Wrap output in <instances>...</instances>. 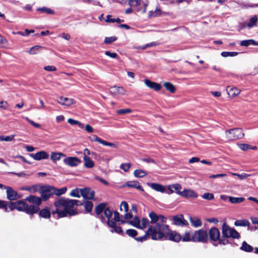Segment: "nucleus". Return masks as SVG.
<instances>
[{
    "mask_svg": "<svg viewBox=\"0 0 258 258\" xmlns=\"http://www.w3.org/2000/svg\"><path fill=\"white\" fill-rule=\"evenodd\" d=\"M56 210L52 212V214H57L58 218L76 215L78 214L77 210L73 209L75 206L83 205L81 202L77 200H72L61 198L54 203Z\"/></svg>",
    "mask_w": 258,
    "mask_h": 258,
    "instance_id": "nucleus-1",
    "label": "nucleus"
},
{
    "mask_svg": "<svg viewBox=\"0 0 258 258\" xmlns=\"http://www.w3.org/2000/svg\"><path fill=\"white\" fill-rule=\"evenodd\" d=\"M158 237L154 236V240H160L162 239H168L176 242H178L181 240V236L175 231H172L169 229L167 225H162L158 228Z\"/></svg>",
    "mask_w": 258,
    "mask_h": 258,
    "instance_id": "nucleus-2",
    "label": "nucleus"
},
{
    "mask_svg": "<svg viewBox=\"0 0 258 258\" xmlns=\"http://www.w3.org/2000/svg\"><path fill=\"white\" fill-rule=\"evenodd\" d=\"M149 217L151 219V223L152 224L150 227H152L156 234H158V228L159 226L165 225L167 222V218L163 215H157L155 212H152L149 213Z\"/></svg>",
    "mask_w": 258,
    "mask_h": 258,
    "instance_id": "nucleus-3",
    "label": "nucleus"
},
{
    "mask_svg": "<svg viewBox=\"0 0 258 258\" xmlns=\"http://www.w3.org/2000/svg\"><path fill=\"white\" fill-rule=\"evenodd\" d=\"M17 210L19 211L25 212L29 215H33L37 213L39 211V208L32 205H28L24 201L20 200L17 201Z\"/></svg>",
    "mask_w": 258,
    "mask_h": 258,
    "instance_id": "nucleus-4",
    "label": "nucleus"
},
{
    "mask_svg": "<svg viewBox=\"0 0 258 258\" xmlns=\"http://www.w3.org/2000/svg\"><path fill=\"white\" fill-rule=\"evenodd\" d=\"M223 236L226 238H233L238 239L240 235L234 228H230L226 223H224L222 229Z\"/></svg>",
    "mask_w": 258,
    "mask_h": 258,
    "instance_id": "nucleus-5",
    "label": "nucleus"
},
{
    "mask_svg": "<svg viewBox=\"0 0 258 258\" xmlns=\"http://www.w3.org/2000/svg\"><path fill=\"white\" fill-rule=\"evenodd\" d=\"M244 135L242 130L240 128H233L225 132L226 138L228 140L241 139Z\"/></svg>",
    "mask_w": 258,
    "mask_h": 258,
    "instance_id": "nucleus-6",
    "label": "nucleus"
},
{
    "mask_svg": "<svg viewBox=\"0 0 258 258\" xmlns=\"http://www.w3.org/2000/svg\"><path fill=\"white\" fill-rule=\"evenodd\" d=\"M194 242L207 243L208 241V234L206 230L199 229L194 232Z\"/></svg>",
    "mask_w": 258,
    "mask_h": 258,
    "instance_id": "nucleus-7",
    "label": "nucleus"
},
{
    "mask_svg": "<svg viewBox=\"0 0 258 258\" xmlns=\"http://www.w3.org/2000/svg\"><path fill=\"white\" fill-rule=\"evenodd\" d=\"M154 235L156 237H158V234L155 233V230L152 227H149L144 235L135 238V239L139 242H143L148 240L150 236L152 239L154 240L153 238Z\"/></svg>",
    "mask_w": 258,
    "mask_h": 258,
    "instance_id": "nucleus-8",
    "label": "nucleus"
},
{
    "mask_svg": "<svg viewBox=\"0 0 258 258\" xmlns=\"http://www.w3.org/2000/svg\"><path fill=\"white\" fill-rule=\"evenodd\" d=\"M53 186L48 185L43 187L41 191V197L43 200L46 201L51 196L54 195Z\"/></svg>",
    "mask_w": 258,
    "mask_h": 258,
    "instance_id": "nucleus-9",
    "label": "nucleus"
},
{
    "mask_svg": "<svg viewBox=\"0 0 258 258\" xmlns=\"http://www.w3.org/2000/svg\"><path fill=\"white\" fill-rule=\"evenodd\" d=\"M173 223L179 226H186L188 225V222L184 219L182 214L174 216L172 217Z\"/></svg>",
    "mask_w": 258,
    "mask_h": 258,
    "instance_id": "nucleus-10",
    "label": "nucleus"
},
{
    "mask_svg": "<svg viewBox=\"0 0 258 258\" xmlns=\"http://www.w3.org/2000/svg\"><path fill=\"white\" fill-rule=\"evenodd\" d=\"M63 162L70 167H76L81 163V160L76 157H66Z\"/></svg>",
    "mask_w": 258,
    "mask_h": 258,
    "instance_id": "nucleus-11",
    "label": "nucleus"
},
{
    "mask_svg": "<svg viewBox=\"0 0 258 258\" xmlns=\"http://www.w3.org/2000/svg\"><path fill=\"white\" fill-rule=\"evenodd\" d=\"M6 189L7 197L10 201L16 200L20 198L17 192L14 190L10 186H5Z\"/></svg>",
    "mask_w": 258,
    "mask_h": 258,
    "instance_id": "nucleus-12",
    "label": "nucleus"
},
{
    "mask_svg": "<svg viewBox=\"0 0 258 258\" xmlns=\"http://www.w3.org/2000/svg\"><path fill=\"white\" fill-rule=\"evenodd\" d=\"M209 235L210 239L214 242L220 240V233L218 228L216 227L211 228L208 233Z\"/></svg>",
    "mask_w": 258,
    "mask_h": 258,
    "instance_id": "nucleus-13",
    "label": "nucleus"
},
{
    "mask_svg": "<svg viewBox=\"0 0 258 258\" xmlns=\"http://www.w3.org/2000/svg\"><path fill=\"white\" fill-rule=\"evenodd\" d=\"M80 194L85 199L92 200L95 196V192L90 188L80 189Z\"/></svg>",
    "mask_w": 258,
    "mask_h": 258,
    "instance_id": "nucleus-14",
    "label": "nucleus"
},
{
    "mask_svg": "<svg viewBox=\"0 0 258 258\" xmlns=\"http://www.w3.org/2000/svg\"><path fill=\"white\" fill-rule=\"evenodd\" d=\"M30 156L35 160L47 159L49 158L48 153L44 151H41L34 154H31Z\"/></svg>",
    "mask_w": 258,
    "mask_h": 258,
    "instance_id": "nucleus-15",
    "label": "nucleus"
},
{
    "mask_svg": "<svg viewBox=\"0 0 258 258\" xmlns=\"http://www.w3.org/2000/svg\"><path fill=\"white\" fill-rule=\"evenodd\" d=\"M180 194V196L187 199H196L198 197L197 193L191 189H184Z\"/></svg>",
    "mask_w": 258,
    "mask_h": 258,
    "instance_id": "nucleus-16",
    "label": "nucleus"
},
{
    "mask_svg": "<svg viewBox=\"0 0 258 258\" xmlns=\"http://www.w3.org/2000/svg\"><path fill=\"white\" fill-rule=\"evenodd\" d=\"M57 102L61 105L70 106L75 104L76 101L74 99L67 97H60L57 100Z\"/></svg>",
    "mask_w": 258,
    "mask_h": 258,
    "instance_id": "nucleus-17",
    "label": "nucleus"
},
{
    "mask_svg": "<svg viewBox=\"0 0 258 258\" xmlns=\"http://www.w3.org/2000/svg\"><path fill=\"white\" fill-rule=\"evenodd\" d=\"M107 224L108 226L111 228L110 231L112 233L115 232L118 234L122 233L121 228L120 226H117L116 223L115 221L109 220L107 221Z\"/></svg>",
    "mask_w": 258,
    "mask_h": 258,
    "instance_id": "nucleus-18",
    "label": "nucleus"
},
{
    "mask_svg": "<svg viewBox=\"0 0 258 258\" xmlns=\"http://www.w3.org/2000/svg\"><path fill=\"white\" fill-rule=\"evenodd\" d=\"M25 200L32 203L34 206H37L38 208H39V206L42 202V200L40 198L35 197L34 196H30L27 197Z\"/></svg>",
    "mask_w": 258,
    "mask_h": 258,
    "instance_id": "nucleus-19",
    "label": "nucleus"
},
{
    "mask_svg": "<svg viewBox=\"0 0 258 258\" xmlns=\"http://www.w3.org/2000/svg\"><path fill=\"white\" fill-rule=\"evenodd\" d=\"M144 82L145 85L148 87H149L150 89H153L156 91H159L162 88V86L160 84L156 82H152L148 79L145 80Z\"/></svg>",
    "mask_w": 258,
    "mask_h": 258,
    "instance_id": "nucleus-20",
    "label": "nucleus"
},
{
    "mask_svg": "<svg viewBox=\"0 0 258 258\" xmlns=\"http://www.w3.org/2000/svg\"><path fill=\"white\" fill-rule=\"evenodd\" d=\"M123 187L127 186L128 187L136 188L142 191H144V190L142 186L141 185L140 182L138 181H128L126 182L123 185Z\"/></svg>",
    "mask_w": 258,
    "mask_h": 258,
    "instance_id": "nucleus-21",
    "label": "nucleus"
},
{
    "mask_svg": "<svg viewBox=\"0 0 258 258\" xmlns=\"http://www.w3.org/2000/svg\"><path fill=\"white\" fill-rule=\"evenodd\" d=\"M126 91L122 87L114 86L110 88V92L113 95H124Z\"/></svg>",
    "mask_w": 258,
    "mask_h": 258,
    "instance_id": "nucleus-22",
    "label": "nucleus"
},
{
    "mask_svg": "<svg viewBox=\"0 0 258 258\" xmlns=\"http://www.w3.org/2000/svg\"><path fill=\"white\" fill-rule=\"evenodd\" d=\"M226 91L229 96L231 98L237 96L240 92V90L238 88L236 87H231L230 86L227 87Z\"/></svg>",
    "mask_w": 258,
    "mask_h": 258,
    "instance_id": "nucleus-23",
    "label": "nucleus"
},
{
    "mask_svg": "<svg viewBox=\"0 0 258 258\" xmlns=\"http://www.w3.org/2000/svg\"><path fill=\"white\" fill-rule=\"evenodd\" d=\"M147 184L153 189L157 191L161 192H164L165 191V188L162 184L156 183H148Z\"/></svg>",
    "mask_w": 258,
    "mask_h": 258,
    "instance_id": "nucleus-24",
    "label": "nucleus"
},
{
    "mask_svg": "<svg viewBox=\"0 0 258 258\" xmlns=\"http://www.w3.org/2000/svg\"><path fill=\"white\" fill-rule=\"evenodd\" d=\"M194 232L189 231L185 232L182 236H181V240L184 242L193 241L194 242Z\"/></svg>",
    "mask_w": 258,
    "mask_h": 258,
    "instance_id": "nucleus-25",
    "label": "nucleus"
},
{
    "mask_svg": "<svg viewBox=\"0 0 258 258\" xmlns=\"http://www.w3.org/2000/svg\"><path fill=\"white\" fill-rule=\"evenodd\" d=\"M66 157V155L61 152H52L50 155V159L53 163L60 159L61 157Z\"/></svg>",
    "mask_w": 258,
    "mask_h": 258,
    "instance_id": "nucleus-26",
    "label": "nucleus"
},
{
    "mask_svg": "<svg viewBox=\"0 0 258 258\" xmlns=\"http://www.w3.org/2000/svg\"><path fill=\"white\" fill-rule=\"evenodd\" d=\"M189 221L192 226L194 227H199L202 225V222L201 219L197 217H190Z\"/></svg>",
    "mask_w": 258,
    "mask_h": 258,
    "instance_id": "nucleus-27",
    "label": "nucleus"
},
{
    "mask_svg": "<svg viewBox=\"0 0 258 258\" xmlns=\"http://www.w3.org/2000/svg\"><path fill=\"white\" fill-rule=\"evenodd\" d=\"M39 215L42 218L45 219L49 218L50 217L51 213L48 207H45L39 211Z\"/></svg>",
    "mask_w": 258,
    "mask_h": 258,
    "instance_id": "nucleus-28",
    "label": "nucleus"
},
{
    "mask_svg": "<svg viewBox=\"0 0 258 258\" xmlns=\"http://www.w3.org/2000/svg\"><path fill=\"white\" fill-rule=\"evenodd\" d=\"M83 159L84 161V166L85 167L91 168L94 166V161L91 159V158L87 156H84Z\"/></svg>",
    "mask_w": 258,
    "mask_h": 258,
    "instance_id": "nucleus-29",
    "label": "nucleus"
},
{
    "mask_svg": "<svg viewBox=\"0 0 258 258\" xmlns=\"http://www.w3.org/2000/svg\"><path fill=\"white\" fill-rule=\"evenodd\" d=\"M240 45L241 46L246 47H247L250 45L257 46L258 42H256L253 39L244 40L240 42Z\"/></svg>",
    "mask_w": 258,
    "mask_h": 258,
    "instance_id": "nucleus-30",
    "label": "nucleus"
},
{
    "mask_svg": "<svg viewBox=\"0 0 258 258\" xmlns=\"http://www.w3.org/2000/svg\"><path fill=\"white\" fill-rule=\"evenodd\" d=\"M240 249L246 252H251L253 250L252 246L247 244L245 241H243L242 243V245L240 247Z\"/></svg>",
    "mask_w": 258,
    "mask_h": 258,
    "instance_id": "nucleus-31",
    "label": "nucleus"
},
{
    "mask_svg": "<svg viewBox=\"0 0 258 258\" xmlns=\"http://www.w3.org/2000/svg\"><path fill=\"white\" fill-rule=\"evenodd\" d=\"M106 207V204L105 203H101L97 205L95 208L96 214L99 215L103 211H104Z\"/></svg>",
    "mask_w": 258,
    "mask_h": 258,
    "instance_id": "nucleus-32",
    "label": "nucleus"
},
{
    "mask_svg": "<svg viewBox=\"0 0 258 258\" xmlns=\"http://www.w3.org/2000/svg\"><path fill=\"white\" fill-rule=\"evenodd\" d=\"M37 11L40 12L42 13H46L49 15L54 14V11L53 10L45 7L38 8L37 9Z\"/></svg>",
    "mask_w": 258,
    "mask_h": 258,
    "instance_id": "nucleus-33",
    "label": "nucleus"
},
{
    "mask_svg": "<svg viewBox=\"0 0 258 258\" xmlns=\"http://www.w3.org/2000/svg\"><path fill=\"white\" fill-rule=\"evenodd\" d=\"M163 86L167 91L171 93H173L175 91V87L170 82H164L163 83Z\"/></svg>",
    "mask_w": 258,
    "mask_h": 258,
    "instance_id": "nucleus-34",
    "label": "nucleus"
},
{
    "mask_svg": "<svg viewBox=\"0 0 258 258\" xmlns=\"http://www.w3.org/2000/svg\"><path fill=\"white\" fill-rule=\"evenodd\" d=\"M234 225L236 226H248L249 222L247 220H237L235 221Z\"/></svg>",
    "mask_w": 258,
    "mask_h": 258,
    "instance_id": "nucleus-35",
    "label": "nucleus"
},
{
    "mask_svg": "<svg viewBox=\"0 0 258 258\" xmlns=\"http://www.w3.org/2000/svg\"><path fill=\"white\" fill-rule=\"evenodd\" d=\"M83 205L87 212H91L93 207V204L92 202L87 201H85L83 203Z\"/></svg>",
    "mask_w": 258,
    "mask_h": 258,
    "instance_id": "nucleus-36",
    "label": "nucleus"
},
{
    "mask_svg": "<svg viewBox=\"0 0 258 258\" xmlns=\"http://www.w3.org/2000/svg\"><path fill=\"white\" fill-rule=\"evenodd\" d=\"M134 175L136 177L141 178L146 176L147 175V173L144 170L137 169L134 171Z\"/></svg>",
    "mask_w": 258,
    "mask_h": 258,
    "instance_id": "nucleus-37",
    "label": "nucleus"
},
{
    "mask_svg": "<svg viewBox=\"0 0 258 258\" xmlns=\"http://www.w3.org/2000/svg\"><path fill=\"white\" fill-rule=\"evenodd\" d=\"M229 201L232 204H238L244 201V198L242 197H229Z\"/></svg>",
    "mask_w": 258,
    "mask_h": 258,
    "instance_id": "nucleus-38",
    "label": "nucleus"
},
{
    "mask_svg": "<svg viewBox=\"0 0 258 258\" xmlns=\"http://www.w3.org/2000/svg\"><path fill=\"white\" fill-rule=\"evenodd\" d=\"M53 193L54 195L56 196H60L62 194L66 193L67 190V188L66 187H62L60 189H57L54 187H53Z\"/></svg>",
    "mask_w": 258,
    "mask_h": 258,
    "instance_id": "nucleus-39",
    "label": "nucleus"
},
{
    "mask_svg": "<svg viewBox=\"0 0 258 258\" xmlns=\"http://www.w3.org/2000/svg\"><path fill=\"white\" fill-rule=\"evenodd\" d=\"M161 10L159 8H156L155 11H151L149 12V18L156 17L160 16Z\"/></svg>",
    "mask_w": 258,
    "mask_h": 258,
    "instance_id": "nucleus-40",
    "label": "nucleus"
},
{
    "mask_svg": "<svg viewBox=\"0 0 258 258\" xmlns=\"http://www.w3.org/2000/svg\"><path fill=\"white\" fill-rule=\"evenodd\" d=\"M257 17L254 16L249 19V22L247 24V26L249 28H251L255 25L257 22Z\"/></svg>",
    "mask_w": 258,
    "mask_h": 258,
    "instance_id": "nucleus-41",
    "label": "nucleus"
},
{
    "mask_svg": "<svg viewBox=\"0 0 258 258\" xmlns=\"http://www.w3.org/2000/svg\"><path fill=\"white\" fill-rule=\"evenodd\" d=\"M130 223L134 226L140 228V220L139 217H135Z\"/></svg>",
    "mask_w": 258,
    "mask_h": 258,
    "instance_id": "nucleus-42",
    "label": "nucleus"
},
{
    "mask_svg": "<svg viewBox=\"0 0 258 258\" xmlns=\"http://www.w3.org/2000/svg\"><path fill=\"white\" fill-rule=\"evenodd\" d=\"M149 225V221L147 219L142 218L140 221V228L143 229L146 228Z\"/></svg>",
    "mask_w": 258,
    "mask_h": 258,
    "instance_id": "nucleus-43",
    "label": "nucleus"
},
{
    "mask_svg": "<svg viewBox=\"0 0 258 258\" xmlns=\"http://www.w3.org/2000/svg\"><path fill=\"white\" fill-rule=\"evenodd\" d=\"M172 188L174 189V191H175L177 194L180 196V194L181 191L180 190L182 188L181 185L179 183H175L172 184Z\"/></svg>",
    "mask_w": 258,
    "mask_h": 258,
    "instance_id": "nucleus-44",
    "label": "nucleus"
},
{
    "mask_svg": "<svg viewBox=\"0 0 258 258\" xmlns=\"http://www.w3.org/2000/svg\"><path fill=\"white\" fill-rule=\"evenodd\" d=\"M101 144L103 145L104 146H109L114 148H117L118 146L117 143H110L104 140H103Z\"/></svg>",
    "mask_w": 258,
    "mask_h": 258,
    "instance_id": "nucleus-45",
    "label": "nucleus"
},
{
    "mask_svg": "<svg viewBox=\"0 0 258 258\" xmlns=\"http://www.w3.org/2000/svg\"><path fill=\"white\" fill-rule=\"evenodd\" d=\"M238 53L237 52H228V51H224L221 53V55L223 57H228V56H236Z\"/></svg>",
    "mask_w": 258,
    "mask_h": 258,
    "instance_id": "nucleus-46",
    "label": "nucleus"
},
{
    "mask_svg": "<svg viewBox=\"0 0 258 258\" xmlns=\"http://www.w3.org/2000/svg\"><path fill=\"white\" fill-rule=\"evenodd\" d=\"M120 210L121 211H124L125 212H128V205L127 202L123 201L120 204Z\"/></svg>",
    "mask_w": 258,
    "mask_h": 258,
    "instance_id": "nucleus-47",
    "label": "nucleus"
},
{
    "mask_svg": "<svg viewBox=\"0 0 258 258\" xmlns=\"http://www.w3.org/2000/svg\"><path fill=\"white\" fill-rule=\"evenodd\" d=\"M15 137V135H12L11 136H1V139L2 141H5V142H11L13 141L14 139V137Z\"/></svg>",
    "mask_w": 258,
    "mask_h": 258,
    "instance_id": "nucleus-48",
    "label": "nucleus"
},
{
    "mask_svg": "<svg viewBox=\"0 0 258 258\" xmlns=\"http://www.w3.org/2000/svg\"><path fill=\"white\" fill-rule=\"evenodd\" d=\"M126 234H127L130 237H133V238H136V236L138 234V232L136 230H134V229H127L126 231Z\"/></svg>",
    "mask_w": 258,
    "mask_h": 258,
    "instance_id": "nucleus-49",
    "label": "nucleus"
},
{
    "mask_svg": "<svg viewBox=\"0 0 258 258\" xmlns=\"http://www.w3.org/2000/svg\"><path fill=\"white\" fill-rule=\"evenodd\" d=\"M202 197L204 199H205V200H207L208 201H210V200H213L214 199V195L212 193H209V192L204 193L202 195Z\"/></svg>",
    "mask_w": 258,
    "mask_h": 258,
    "instance_id": "nucleus-50",
    "label": "nucleus"
},
{
    "mask_svg": "<svg viewBox=\"0 0 258 258\" xmlns=\"http://www.w3.org/2000/svg\"><path fill=\"white\" fill-rule=\"evenodd\" d=\"M0 209L4 210V211L6 212H8V202L0 200Z\"/></svg>",
    "mask_w": 258,
    "mask_h": 258,
    "instance_id": "nucleus-51",
    "label": "nucleus"
},
{
    "mask_svg": "<svg viewBox=\"0 0 258 258\" xmlns=\"http://www.w3.org/2000/svg\"><path fill=\"white\" fill-rule=\"evenodd\" d=\"M131 167V164L130 163H122L121 164L119 167L120 169L123 170L125 172H127L129 170L130 168Z\"/></svg>",
    "mask_w": 258,
    "mask_h": 258,
    "instance_id": "nucleus-52",
    "label": "nucleus"
},
{
    "mask_svg": "<svg viewBox=\"0 0 258 258\" xmlns=\"http://www.w3.org/2000/svg\"><path fill=\"white\" fill-rule=\"evenodd\" d=\"M132 112V110L129 108L119 109L116 111L117 113L119 115L128 114Z\"/></svg>",
    "mask_w": 258,
    "mask_h": 258,
    "instance_id": "nucleus-53",
    "label": "nucleus"
},
{
    "mask_svg": "<svg viewBox=\"0 0 258 258\" xmlns=\"http://www.w3.org/2000/svg\"><path fill=\"white\" fill-rule=\"evenodd\" d=\"M104 215L108 218V220H110L112 215V212L109 208H106L104 211Z\"/></svg>",
    "mask_w": 258,
    "mask_h": 258,
    "instance_id": "nucleus-54",
    "label": "nucleus"
},
{
    "mask_svg": "<svg viewBox=\"0 0 258 258\" xmlns=\"http://www.w3.org/2000/svg\"><path fill=\"white\" fill-rule=\"evenodd\" d=\"M40 46L39 45H36L31 47L29 51V54H36L39 50Z\"/></svg>",
    "mask_w": 258,
    "mask_h": 258,
    "instance_id": "nucleus-55",
    "label": "nucleus"
},
{
    "mask_svg": "<svg viewBox=\"0 0 258 258\" xmlns=\"http://www.w3.org/2000/svg\"><path fill=\"white\" fill-rule=\"evenodd\" d=\"M80 189L76 188L72 190L70 196L74 197L80 198Z\"/></svg>",
    "mask_w": 258,
    "mask_h": 258,
    "instance_id": "nucleus-56",
    "label": "nucleus"
},
{
    "mask_svg": "<svg viewBox=\"0 0 258 258\" xmlns=\"http://www.w3.org/2000/svg\"><path fill=\"white\" fill-rule=\"evenodd\" d=\"M117 39V38L115 36L105 37L104 39V43L105 44H111L113 42H114Z\"/></svg>",
    "mask_w": 258,
    "mask_h": 258,
    "instance_id": "nucleus-57",
    "label": "nucleus"
},
{
    "mask_svg": "<svg viewBox=\"0 0 258 258\" xmlns=\"http://www.w3.org/2000/svg\"><path fill=\"white\" fill-rule=\"evenodd\" d=\"M84 3L92 4L95 6H98L102 7L101 3L97 0H82Z\"/></svg>",
    "mask_w": 258,
    "mask_h": 258,
    "instance_id": "nucleus-58",
    "label": "nucleus"
},
{
    "mask_svg": "<svg viewBox=\"0 0 258 258\" xmlns=\"http://www.w3.org/2000/svg\"><path fill=\"white\" fill-rule=\"evenodd\" d=\"M8 41L6 38L0 35V47H6Z\"/></svg>",
    "mask_w": 258,
    "mask_h": 258,
    "instance_id": "nucleus-59",
    "label": "nucleus"
},
{
    "mask_svg": "<svg viewBox=\"0 0 258 258\" xmlns=\"http://www.w3.org/2000/svg\"><path fill=\"white\" fill-rule=\"evenodd\" d=\"M8 208H9L11 211H13L14 209L17 210V201L15 202H8Z\"/></svg>",
    "mask_w": 258,
    "mask_h": 258,
    "instance_id": "nucleus-60",
    "label": "nucleus"
},
{
    "mask_svg": "<svg viewBox=\"0 0 258 258\" xmlns=\"http://www.w3.org/2000/svg\"><path fill=\"white\" fill-rule=\"evenodd\" d=\"M105 54L106 55H107L112 58H119L118 55L115 52H111L109 51H106L105 52Z\"/></svg>",
    "mask_w": 258,
    "mask_h": 258,
    "instance_id": "nucleus-61",
    "label": "nucleus"
},
{
    "mask_svg": "<svg viewBox=\"0 0 258 258\" xmlns=\"http://www.w3.org/2000/svg\"><path fill=\"white\" fill-rule=\"evenodd\" d=\"M141 0H130L129 5L131 7H136L141 4Z\"/></svg>",
    "mask_w": 258,
    "mask_h": 258,
    "instance_id": "nucleus-62",
    "label": "nucleus"
},
{
    "mask_svg": "<svg viewBox=\"0 0 258 258\" xmlns=\"http://www.w3.org/2000/svg\"><path fill=\"white\" fill-rule=\"evenodd\" d=\"M68 123H70L72 125H76V124H78L79 125V126L80 127H82V123H81L80 122H79V121H77V120H74L73 119H72V118H69L68 120Z\"/></svg>",
    "mask_w": 258,
    "mask_h": 258,
    "instance_id": "nucleus-63",
    "label": "nucleus"
},
{
    "mask_svg": "<svg viewBox=\"0 0 258 258\" xmlns=\"http://www.w3.org/2000/svg\"><path fill=\"white\" fill-rule=\"evenodd\" d=\"M25 119L30 123L31 124V125H32L33 126H34V127H36V128H40L41 125L39 123H35V122H34L33 120H30L28 117H25Z\"/></svg>",
    "mask_w": 258,
    "mask_h": 258,
    "instance_id": "nucleus-64",
    "label": "nucleus"
}]
</instances>
